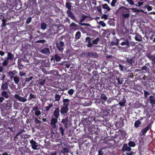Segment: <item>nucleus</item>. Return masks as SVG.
<instances>
[{
	"instance_id": "20e7f679",
	"label": "nucleus",
	"mask_w": 155,
	"mask_h": 155,
	"mask_svg": "<svg viewBox=\"0 0 155 155\" xmlns=\"http://www.w3.org/2000/svg\"><path fill=\"white\" fill-rule=\"evenodd\" d=\"M142 78L144 81L145 83L147 84H149L150 83L153 81L152 77L149 74L147 76L145 75H144Z\"/></svg>"
},
{
	"instance_id": "603ef678",
	"label": "nucleus",
	"mask_w": 155,
	"mask_h": 155,
	"mask_svg": "<svg viewBox=\"0 0 155 155\" xmlns=\"http://www.w3.org/2000/svg\"><path fill=\"white\" fill-rule=\"evenodd\" d=\"M33 77L32 76L30 77L29 78H25V83H26L27 82H28V81H29L32 80V79Z\"/></svg>"
},
{
	"instance_id": "49530a36",
	"label": "nucleus",
	"mask_w": 155,
	"mask_h": 155,
	"mask_svg": "<svg viewBox=\"0 0 155 155\" xmlns=\"http://www.w3.org/2000/svg\"><path fill=\"white\" fill-rule=\"evenodd\" d=\"M8 60L6 59L4 60L2 64L4 66H6L8 64Z\"/></svg>"
},
{
	"instance_id": "aec40b11",
	"label": "nucleus",
	"mask_w": 155,
	"mask_h": 155,
	"mask_svg": "<svg viewBox=\"0 0 155 155\" xmlns=\"http://www.w3.org/2000/svg\"><path fill=\"white\" fill-rule=\"evenodd\" d=\"M126 58L127 62L129 64H131L133 63V58L130 55H128L126 57Z\"/></svg>"
},
{
	"instance_id": "c9c22d12",
	"label": "nucleus",
	"mask_w": 155,
	"mask_h": 155,
	"mask_svg": "<svg viewBox=\"0 0 155 155\" xmlns=\"http://www.w3.org/2000/svg\"><path fill=\"white\" fill-rule=\"evenodd\" d=\"M13 79L15 81V83L16 84H18L19 81V77L17 76H15L14 77Z\"/></svg>"
},
{
	"instance_id": "f704fd0d",
	"label": "nucleus",
	"mask_w": 155,
	"mask_h": 155,
	"mask_svg": "<svg viewBox=\"0 0 155 155\" xmlns=\"http://www.w3.org/2000/svg\"><path fill=\"white\" fill-rule=\"evenodd\" d=\"M71 3L69 2H67L66 3V7L68 8V10H71Z\"/></svg>"
},
{
	"instance_id": "cd10ccee",
	"label": "nucleus",
	"mask_w": 155,
	"mask_h": 155,
	"mask_svg": "<svg viewBox=\"0 0 155 155\" xmlns=\"http://www.w3.org/2000/svg\"><path fill=\"white\" fill-rule=\"evenodd\" d=\"M47 104L48 105V106L45 107V110L47 111H48L53 106V103H47Z\"/></svg>"
},
{
	"instance_id": "4c0bfd02",
	"label": "nucleus",
	"mask_w": 155,
	"mask_h": 155,
	"mask_svg": "<svg viewBox=\"0 0 155 155\" xmlns=\"http://www.w3.org/2000/svg\"><path fill=\"white\" fill-rule=\"evenodd\" d=\"M47 25V24L45 23H42L41 25V28L43 30H45L46 29Z\"/></svg>"
},
{
	"instance_id": "393cba45",
	"label": "nucleus",
	"mask_w": 155,
	"mask_h": 155,
	"mask_svg": "<svg viewBox=\"0 0 155 155\" xmlns=\"http://www.w3.org/2000/svg\"><path fill=\"white\" fill-rule=\"evenodd\" d=\"M68 119L67 117L62 119L61 122L64 125L65 127H67L68 124Z\"/></svg>"
},
{
	"instance_id": "8fccbe9b",
	"label": "nucleus",
	"mask_w": 155,
	"mask_h": 155,
	"mask_svg": "<svg viewBox=\"0 0 155 155\" xmlns=\"http://www.w3.org/2000/svg\"><path fill=\"white\" fill-rule=\"evenodd\" d=\"M141 69L143 71H144L146 72H147L148 71L149 68H147L146 65L143 66L141 68Z\"/></svg>"
},
{
	"instance_id": "a19ab883",
	"label": "nucleus",
	"mask_w": 155,
	"mask_h": 155,
	"mask_svg": "<svg viewBox=\"0 0 155 155\" xmlns=\"http://www.w3.org/2000/svg\"><path fill=\"white\" fill-rule=\"evenodd\" d=\"M70 27L72 28H73L74 27H78V25L75 24L74 22H72L69 25Z\"/></svg>"
},
{
	"instance_id": "bf43d9fd",
	"label": "nucleus",
	"mask_w": 155,
	"mask_h": 155,
	"mask_svg": "<svg viewBox=\"0 0 155 155\" xmlns=\"http://www.w3.org/2000/svg\"><path fill=\"white\" fill-rule=\"evenodd\" d=\"M143 3H144L143 2H139L137 3V5H135L136 6L139 7L140 6H141V5H143Z\"/></svg>"
},
{
	"instance_id": "c85d7f7f",
	"label": "nucleus",
	"mask_w": 155,
	"mask_h": 155,
	"mask_svg": "<svg viewBox=\"0 0 155 155\" xmlns=\"http://www.w3.org/2000/svg\"><path fill=\"white\" fill-rule=\"evenodd\" d=\"M141 124V121L140 120H136L134 124V126L135 127L137 128Z\"/></svg>"
},
{
	"instance_id": "c03bdc74",
	"label": "nucleus",
	"mask_w": 155,
	"mask_h": 155,
	"mask_svg": "<svg viewBox=\"0 0 155 155\" xmlns=\"http://www.w3.org/2000/svg\"><path fill=\"white\" fill-rule=\"evenodd\" d=\"M61 152L63 153H68L69 152V150L68 148H64L62 150Z\"/></svg>"
},
{
	"instance_id": "39448f33",
	"label": "nucleus",
	"mask_w": 155,
	"mask_h": 155,
	"mask_svg": "<svg viewBox=\"0 0 155 155\" xmlns=\"http://www.w3.org/2000/svg\"><path fill=\"white\" fill-rule=\"evenodd\" d=\"M56 47L58 50L61 52H63L64 48V44L63 42L60 41L56 43Z\"/></svg>"
},
{
	"instance_id": "864d4df0",
	"label": "nucleus",
	"mask_w": 155,
	"mask_h": 155,
	"mask_svg": "<svg viewBox=\"0 0 155 155\" xmlns=\"http://www.w3.org/2000/svg\"><path fill=\"white\" fill-rule=\"evenodd\" d=\"M74 90L73 89H71L68 91V94L71 95H72L74 94Z\"/></svg>"
},
{
	"instance_id": "473e14b6",
	"label": "nucleus",
	"mask_w": 155,
	"mask_h": 155,
	"mask_svg": "<svg viewBox=\"0 0 155 155\" xmlns=\"http://www.w3.org/2000/svg\"><path fill=\"white\" fill-rule=\"evenodd\" d=\"M128 145L130 147H133L136 146V143L134 141H130L128 142Z\"/></svg>"
},
{
	"instance_id": "f8f14e48",
	"label": "nucleus",
	"mask_w": 155,
	"mask_h": 155,
	"mask_svg": "<svg viewBox=\"0 0 155 155\" xmlns=\"http://www.w3.org/2000/svg\"><path fill=\"white\" fill-rule=\"evenodd\" d=\"M67 13L68 16L72 19L75 21H76L77 20L76 18L71 10H68L67 11Z\"/></svg>"
},
{
	"instance_id": "e2e57ef3",
	"label": "nucleus",
	"mask_w": 155,
	"mask_h": 155,
	"mask_svg": "<svg viewBox=\"0 0 155 155\" xmlns=\"http://www.w3.org/2000/svg\"><path fill=\"white\" fill-rule=\"evenodd\" d=\"M99 24L103 27H104L106 26L105 23L103 21H100Z\"/></svg>"
},
{
	"instance_id": "2f4dec72",
	"label": "nucleus",
	"mask_w": 155,
	"mask_h": 155,
	"mask_svg": "<svg viewBox=\"0 0 155 155\" xmlns=\"http://www.w3.org/2000/svg\"><path fill=\"white\" fill-rule=\"evenodd\" d=\"M103 8L104 9H106L108 11H109L110 10V8L109 6L107 4H105L103 5Z\"/></svg>"
},
{
	"instance_id": "a878e982",
	"label": "nucleus",
	"mask_w": 155,
	"mask_h": 155,
	"mask_svg": "<svg viewBox=\"0 0 155 155\" xmlns=\"http://www.w3.org/2000/svg\"><path fill=\"white\" fill-rule=\"evenodd\" d=\"M14 58V55L10 52H8L7 54V60H13Z\"/></svg>"
},
{
	"instance_id": "b1692460",
	"label": "nucleus",
	"mask_w": 155,
	"mask_h": 155,
	"mask_svg": "<svg viewBox=\"0 0 155 155\" xmlns=\"http://www.w3.org/2000/svg\"><path fill=\"white\" fill-rule=\"evenodd\" d=\"M100 99L101 100H103L105 102L107 101V98L105 94L104 93H101L100 96Z\"/></svg>"
},
{
	"instance_id": "13d9d810",
	"label": "nucleus",
	"mask_w": 155,
	"mask_h": 155,
	"mask_svg": "<svg viewBox=\"0 0 155 155\" xmlns=\"http://www.w3.org/2000/svg\"><path fill=\"white\" fill-rule=\"evenodd\" d=\"M128 3L131 5H134V3L133 0H127Z\"/></svg>"
},
{
	"instance_id": "bb28decb",
	"label": "nucleus",
	"mask_w": 155,
	"mask_h": 155,
	"mask_svg": "<svg viewBox=\"0 0 155 155\" xmlns=\"http://www.w3.org/2000/svg\"><path fill=\"white\" fill-rule=\"evenodd\" d=\"M16 72V71L15 70L13 71H9L8 72V75L10 78V79H12L13 78H14L15 75L14 73Z\"/></svg>"
},
{
	"instance_id": "0e129e2a",
	"label": "nucleus",
	"mask_w": 155,
	"mask_h": 155,
	"mask_svg": "<svg viewBox=\"0 0 155 155\" xmlns=\"http://www.w3.org/2000/svg\"><path fill=\"white\" fill-rule=\"evenodd\" d=\"M45 80L44 79L43 80L40 81L39 83V84L41 85H43L45 84Z\"/></svg>"
},
{
	"instance_id": "a18cd8bd",
	"label": "nucleus",
	"mask_w": 155,
	"mask_h": 155,
	"mask_svg": "<svg viewBox=\"0 0 155 155\" xmlns=\"http://www.w3.org/2000/svg\"><path fill=\"white\" fill-rule=\"evenodd\" d=\"M35 96L32 94L31 93H30V94L29 97H28L29 100H32V99L33 98L35 99L36 98Z\"/></svg>"
},
{
	"instance_id": "ea45409f",
	"label": "nucleus",
	"mask_w": 155,
	"mask_h": 155,
	"mask_svg": "<svg viewBox=\"0 0 155 155\" xmlns=\"http://www.w3.org/2000/svg\"><path fill=\"white\" fill-rule=\"evenodd\" d=\"M61 98V96L59 94H56L55 97V101H59Z\"/></svg>"
},
{
	"instance_id": "09e8293b",
	"label": "nucleus",
	"mask_w": 155,
	"mask_h": 155,
	"mask_svg": "<svg viewBox=\"0 0 155 155\" xmlns=\"http://www.w3.org/2000/svg\"><path fill=\"white\" fill-rule=\"evenodd\" d=\"M99 38H97L96 39L93 41L92 43L94 44H97L98 41H99Z\"/></svg>"
},
{
	"instance_id": "f03ea898",
	"label": "nucleus",
	"mask_w": 155,
	"mask_h": 155,
	"mask_svg": "<svg viewBox=\"0 0 155 155\" xmlns=\"http://www.w3.org/2000/svg\"><path fill=\"white\" fill-rule=\"evenodd\" d=\"M153 123V122H151L146 127L144 128L143 129H142L141 131L140 132V134L141 136H143L145 134L147 133V131H148L149 129H151Z\"/></svg>"
},
{
	"instance_id": "3c124183",
	"label": "nucleus",
	"mask_w": 155,
	"mask_h": 155,
	"mask_svg": "<svg viewBox=\"0 0 155 155\" xmlns=\"http://www.w3.org/2000/svg\"><path fill=\"white\" fill-rule=\"evenodd\" d=\"M32 20V18L31 17H29L27 19L26 22L27 24H29L31 21Z\"/></svg>"
},
{
	"instance_id": "f257e3e1",
	"label": "nucleus",
	"mask_w": 155,
	"mask_h": 155,
	"mask_svg": "<svg viewBox=\"0 0 155 155\" xmlns=\"http://www.w3.org/2000/svg\"><path fill=\"white\" fill-rule=\"evenodd\" d=\"M146 56L151 61L152 66L155 67V54H152L151 52H150L147 53L146 54Z\"/></svg>"
},
{
	"instance_id": "4d7b16f0",
	"label": "nucleus",
	"mask_w": 155,
	"mask_h": 155,
	"mask_svg": "<svg viewBox=\"0 0 155 155\" xmlns=\"http://www.w3.org/2000/svg\"><path fill=\"white\" fill-rule=\"evenodd\" d=\"M117 2V0H112L111 3V6L113 7L114 6Z\"/></svg>"
},
{
	"instance_id": "de8ad7c7",
	"label": "nucleus",
	"mask_w": 155,
	"mask_h": 155,
	"mask_svg": "<svg viewBox=\"0 0 155 155\" xmlns=\"http://www.w3.org/2000/svg\"><path fill=\"white\" fill-rule=\"evenodd\" d=\"M18 101L21 102H25L27 101V99L20 96Z\"/></svg>"
},
{
	"instance_id": "c756f323",
	"label": "nucleus",
	"mask_w": 155,
	"mask_h": 155,
	"mask_svg": "<svg viewBox=\"0 0 155 155\" xmlns=\"http://www.w3.org/2000/svg\"><path fill=\"white\" fill-rule=\"evenodd\" d=\"M54 58L57 62H59L61 60V57L58 54H55Z\"/></svg>"
},
{
	"instance_id": "37998d69",
	"label": "nucleus",
	"mask_w": 155,
	"mask_h": 155,
	"mask_svg": "<svg viewBox=\"0 0 155 155\" xmlns=\"http://www.w3.org/2000/svg\"><path fill=\"white\" fill-rule=\"evenodd\" d=\"M145 8H146L148 11H150L152 10V7L148 5H146L144 6Z\"/></svg>"
},
{
	"instance_id": "423d86ee",
	"label": "nucleus",
	"mask_w": 155,
	"mask_h": 155,
	"mask_svg": "<svg viewBox=\"0 0 155 155\" xmlns=\"http://www.w3.org/2000/svg\"><path fill=\"white\" fill-rule=\"evenodd\" d=\"M95 118L94 114H89L88 118L86 119V120L88 124H92V123L94 120Z\"/></svg>"
},
{
	"instance_id": "2eb2a0df",
	"label": "nucleus",
	"mask_w": 155,
	"mask_h": 155,
	"mask_svg": "<svg viewBox=\"0 0 155 155\" xmlns=\"http://www.w3.org/2000/svg\"><path fill=\"white\" fill-rule=\"evenodd\" d=\"M122 39L124 40V41H123L120 43V45L122 46L126 45L129 47L130 46V43L128 39L122 38Z\"/></svg>"
},
{
	"instance_id": "e433bc0d",
	"label": "nucleus",
	"mask_w": 155,
	"mask_h": 155,
	"mask_svg": "<svg viewBox=\"0 0 155 155\" xmlns=\"http://www.w3.org/2000/svg\"><path fill=\"white\" fill-rule=\"evenodd\" d=\"M81 36V32L79 31H77L75 34V39H79L80 38Z\"/></svg>"
},
{
	"instance_id": "6e6552de",
	"label": "nucleus",
	"mask_w": 155,
	"mask_h": 155,
	"mask_svg": "<svg viewBox=\"0 0 155 155\" xmlns=\"http://www.w3.org/2000/svg\"><path fill=\"white\" fill-rule=\"evenodd\" d=\"M60 110L58 107L55 108V110L53 113L52 116L54 118H58L60 116Z\"/></svg>"
},
{
	"instance_id": "f3484780",
	"label": "nucleus",
	"mask_w": 155,
	"mask_h": 155,
	"mask_svg": "<svg viewBox=\"0 0 155 155\" xmlns=\"http://www.w3.org/2000/svg\"><path fill=\"white\" fill-rule=\"evenodd\" d=\"M8 83L5 82L3 81L2 84L1 89L2 91H5L8 89Z\"/></svg>"
},
{
	"instance_id": "412c9836",
	"label": "nucleus",
	"mask_w": 155,
	"mask_h": 155,
	"mask_svg": "<svg viewBox=\"0 0 155 155\" xmlns=\"http://www.w3.org/2000/svg\"><path fill=\"white\" fill-rule=\"evenodd\" d=\"M1 95L4 98L8 99L9 97V95L7 92L5 91H3L1 93Z\"/></svg>"
},
{
	"instance_id": "ddd939ff",
	"label": "nucleus",
	"mask_w": 155,
	"mask_h": 155,
	"mask_svg": "<svg viewBox=\"0 0 155 155\" xmlns=\"http://www.w3.org/2000/svg\"><path fill=\"white\" fill-rule=\"evenodd\" d=\"M131 150V148L128 145L127 143H124V144L122 148V150L123 151H130Z\"/></svg>"
},
{
	"instance_id": "680f3d73",
	"label": "nucleus",
	"mask_w": 155,
	"mask_h": 155,
	"mask_svg": "<svg viewBox=\"0 0 155 155\" xmlns=\"http://www.w3.org/2000/svg\"><path fill=\"white\" fill-rule=\"evenodd\" d=\"M130 9L132 10V11L134 12H137V13H138L139 12V10L136 8H130Z\"/></svg>"
},
{
	"instance_id": "a211bd4d",
	"label": "nucleus",
	"mask_w": 155,
	"mask_h": 155,
	"mask_svg": "<svg viewBox=\"0 0 155 155\" xmlns=\"http://www.w3.org/2000/svg\"><path fill=\"white\" fill-rule=\"evenodd\" d=\"M69 110L68 107H62L60 109V113L61 114H64L67 113Z\"/></svg>"
},
{
	"instance_id": "774afa93",
	"label": "nucleus",
	"mask_w": 155,
	"mask_h": 155,
	"mask_svg": "<svg viewBox=\"0 0 155 155\" xmlns=\"http://www.w3.org/2000/svg\"><path fill=\"white\" fill-rule=\"evenodd\" d=\"M35 122L36 124H41V121L38 120L37 118H35Z\"/></svg>"
},
{
	"instance_id": "1a4fd4ad",
	"label": "nucleus",
	"mask_w": 155,
	"mask_h": 155,
	"mask_svg": "<svg viewBox=\"0 0 155 155\" xmlns=\"http://www.w3.org/2000/svg\"><path fill=\"white\" fill-rule=\"evenodd\" d=\"M123 11L124 13L122 14V16L124 18H128L129 16L130 11L128 8L124 7Z\"/></svg>"
},
{
	"instance_id": "052dcab7",
	"label": "nucleus",
	"mask_w": 155,
	"mask_h": 155,
	"mask_svg": "<svg viewBox=\"0 0 155 155\" xmlns=\"http://www.w3.org/2000/svg\"><path fill=\"white\" fill-rule=\"evenodd\" d=\"M41 114V112L40 110H38L35 112V114L36 116H39Z\"/></svg>"
},
{
	"instance_id": "338daca9",
	"label": "nucleus",
	"mask_w": 155,
	"mask_h": 155,
	"mask_svg": "<svg viewBox=\"0 0 155 155\" xmlns=\"http://www.w3.org/2000/svg\"><path fill=\"white\" fill-rule=\"evenodd\" d=\"M85 42H87L89 41H91V38L89 37H87L85 39Z\"/></svg>"
},
{
	"instance_id": "4468645a",
	"label": "nucleus",
	"mask_w": 155,
	"mask_h": 155,
	"mask_svg": "<svg viewBox=\"0 0 155 155\" xmlns=\"http://www.w3.org/2000/svg\"><path fill=\"white\" fill-rule=\"evenodd\" d=\"M30 143L31 144L32 148L34 150H37L38 149V145L36 142L32 139L30 141Z\"/></svg>"
},
{
	"instance_id": "7ed1b4c3",
	"label": "nucleus",
	"mask_w": 155,
	"mask_h": 155,
	"mask_svg": "<svg viewBox=\"0 0 155 155\" xmlns=\"http://www.w3.org/2000/svg\"><path fill=\"white\" fill-rule=\"evenodd\" d=\"M88 17V16L84 14H83L82 15L81 17V19L80 20V22L79 23V24L81 25L82 26H90V24H87L85 23H82V22L84 21L85 19Z\"/></svg>"
},
{
	"instance_id": "0eeeda50",
	"label": "nucleus",
	"mask_w": 155,
	"mask_h": 155,
	"mask_svg": "<svg viewBox=\"0 0 155 155\" xmlns=\"http://www.w3.org/2000/svg\"><path fill=\"white\" fill-rule=\"evenodd\" d=\"M58 119L56 118L52 117L51 120L50 124L53 129L55 128L56 127V124L58 122Z\"/></svg>"
},
{
	"instance_id": "6e6d98bb",
	"label": "nucleus",
	"mask_w": 155,
	"mask_h": 155,
	"mask_svg": "<svg viewBox=\"0 0 155 155\" xmlns=\"http://www.w3.org/2000/svg\"><path fill=\"white\" fill-rule=\"evenodd\" d=\"M46 42V41L44 39L40 40L37 41H36V43H45Z\"/></svg>"
},
{
	"instance_id": "69168bd1",
	"label": "nucleus",
	"mask_w": 155,
	"mask_h": 155,
	"mask_svg": "<svg viewBox=\"0 0 155 155\" xmlns=\"http://www.w3.org/2000/svg\"><path fill=\"white\" fill-rule=\"evenodd\" d=\"M116 80L117 81L118 84H122L123 81H122V80H120L119 77L118 78H116Z\"/></svg>"
},
{
	"instance_id": "6ab92c4d",
	"label": "nucleus",
	"mask_w": 155,
	"mask_h": 155,
	"mask_svg": "<svg viewBox=\"0 0 155 155\" xmlns=\"http://www.w3.org/2000/svg\"><path fill=\"white\" fill-rule=\"evenodd\" d=\"M59 133H60L61 136H63L64 135V130L63 127L62 125L61 124H59Z\"/></svg>"
},
{
	"instance_id": "7c9ffc66",
	"label": "nucleus",
	"mask_w": 155,
	"mask_h": 155,
	"mask_svg": "<svg viewBox=\"0 0 155 155\" xmlns=\"http://www.w3.org/2000/svg\"><path fill=\"white\" fill-rule=\"evenodd\" d=\"M6 20L7 19H5V18L3 17L2 19V24L1 26V27H4L6 26L7 25V24L6 23Z\"/></svg>"
},
{
	"instance_id": "9d476101",
	"label": "nucleus",
	"mask_w": 155,
	"mask_h": 155,
	"mask_svg": "<svg viewBox=\"0 0 155 155\" xmlns=\"http://www.w3.org/2000/svg\"><path fill=\"white\" fill-rule=\"evenodd\" d=\"M95 53H92L91 52H83L80 55V56L83 57H91L94 56V54Z\"/></svg>"
},
{
	"instance_id": "dca6fc26",
	"label": "nucleus",
	"mask_w": 155,
	"mask_h": 155,
	"mask_svg": "<svg viewBox=\"0 0 155 155\" xmlns=\"http://www.w3.org/2000/svg\"><path fill=\"white\" fill-rule=\"evenodd\" d=\"M70 100L68 99H64L62 102H63V107H68L69 105V102Z\"/></svg>"
},
{
	"instance_id": "9b49d317",
	"label": "nucleus",
	"mask_w": 155,
	"mask_h": 155,
	"mask_svg": "<svg viewBox=\"0 0 155 155\" xmlns=\"http://www.w3.org/2000/svg\"><path fill=\"white\" fill-rule=\"evenodd\" d=\"M149 101L152 107H153L155 106V97L153 96H150L149 97Z\"/></svg>"
},
{
	"instance_id": "5701e85b",
	"label": "nucleus",
	"mask_w": 155,
	"mask_h": 155,
	"mask_svg": "<svg viewBox=\"0 0 155 155\" xmlns=\"http://www.w3.org/2000/svg\"><path fill=\"white\" fill-rule=\"evenodd\" d=\"M134 39L136 41H141L142 40V37L139 34H137L134 37Z\"/></svg>"
},
{
	"instance_id": "5fc2aeb1",
	"label": "nucleus",
	"mask_w": 155,
	"mask_h": 155,
	"mask_svg": "<svg viewBox=\"0 0 155 155\" xmlns=\"http://www.w3.org/2000/svg\"><path fill=\"white\" fill-rule=\"evenodd\" d=\"M25 132L24 129H22L20 130L18 132L17 134V135H19L21 134H23Z\"/></svg>"
},
{
	"instance_id": "79ce46f5",
	"label": "nucleus",
	"mask_w": 155,
	"mask_h": 155,
	"mask_svg": "<svg viewBox=\"0 0 155 155\" xmlns=\"http://www.w3.org/2000/svg\"><path fill=\"white\" fill-rule=\"evenodd\" d=\"M144 92V96L145 98L147 97L148 95L150 94V93L148 91L145 90H143Z\"/></svg>"
},
{
	"instance_id": "72a5a7b5",
	"label": "nucleus",
	"mask_w": 155,
	"mask_h": 155,
	"mask_svg": "<svg viewBox=\"0 0 155 155\" xmlns=\"http://www.w3.org/2000/svg\"><path fill=\"white\" fill-rule=\"evenodd\" d=\"M126 101V100L123 98L122 101L119 102V104L120 106L124 107L125 106Z\"/></svg>"
},
{
	"instance_id": "4be33fe9",
	"label": "nucleus",
	"mask_w": 155,
	"mask_h": 155,
	"mask_svg": "<svg viewBox=\"0 0 155 155\" xmlns=\"http://www.w3.org/2000/svg\"><path fill=\"white\" fill-rule=\"evenodd\" d=\"M41 52L44 54L48 55L50 54V51L49 48H45L41 51Z\"/></svg>"
},
{
	"instance_id": "58836bf2",
	"label": "nucleus",
	"mask_w": 155,
	"mask_h": 155,
	"mask_svg": "<svg viewBox=\"0 0 155 155\" xmlns=\"http://www.w3.org/2000/svg\"><path fill=\"white\" fill-rule=\"evenodd\" d=\"M54 35V34L52 33H51L50 31H48L47 34L46 35V37L47 38H52V36Z\"/></svg>"
}]
</instances>
